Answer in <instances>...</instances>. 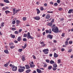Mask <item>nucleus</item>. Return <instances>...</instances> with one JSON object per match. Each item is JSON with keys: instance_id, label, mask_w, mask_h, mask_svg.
I'll return each instance as SVG.
<instances>
[{"instance_id": "nucleus-1", "label": "nucleus", "mask_w": 73, "mask_h": 73, "mask_svg": "<svg viewBox=\"0 0 73 73\" xmlns=\"http://www.w3.org/2000/svg\"><path fill=\"white\" fill-rule=\"evenodd\" d=\"M9 66L12 68V70L13 71H16V70H17V67L11 64H10Z\"/></svg>"}, {"instance_id": "nucleus-2", "label": "nucleus", "mask_w": 73, "mask_h": 73, "mask_svg": "<svg viewBox=\"0 0 73 73\" xmlns=\"http://www.w3.org/2000/svg\"><path fill=\"white\" fill-rule=\"evenodd\" d=\"M52 31L54 32L55 33H58V28L57 27H55L54 28L52 29Z\"/></svg>"}, {"instance_id": "nucleus-3", "label": "nucleus", "mask_w": 73, "mask_h": 73, "mask_svg": "<svg viewBox=\"0 0 73 73\" xmlns=\"http://www.w3.org/2000/svg\"><path fill=\"white\" fill-rule=\"evenodd\" d=\"M30 35V33H29V32H28L27 33V38H28V39H29V38H31V40H33V37L31 36Z\"/></svg>"}, {"instance_id": "nucleus-4", "label": "nucleus", "mask_w": 73, "mask_h": 73, "mask_svg": "<svg viewBox=\"0 0 73 73\" xmlns=\"http://www.w3.org/2000/svg\"><path fill=\"white\" fill-rule=\"evenodd\" d=\"M43 52L46 54H48V52H49V50L48 49H44L43 50Z\"/></svg>"}, {"instance_id": "nucleus-5", "label": "nucleus", "mask_w": 73, "mask_h": 73, "mask_svg": "<svg viewBox=\"0 0 73 73\" xmlns=\"http://www.w3.org/2000/svg\"><path fill=\"white\" fill-rule=\"evenodd\" d=\"M47 37L48 38H49L50 39H52V38H53V35H52L49 34L48 35H47Z\"/></svg>"}, {"instance_id": "nucleus-6", "label": "nucleus", "mask_w": 73, "mask_h": 73, "mask_svg": "<svg viewBox=\"0 0 73 73\" xmlns=\"http://www.w3.org/2000/svg\"><path fill=\"white\" fill-rule=\"evenodd\" d=\"M51 29H50L49 30H46V33H49L50 34L52 33V31H51Z\"/></svg>"}, {"instance_id": "nucleus-7", "label": "nucleus", "mask_w": 73, "mask_h": 73, "mask_svg": "<svg viewBox=\"0 0 73 73\" xmlns=\"http://www.w3.org/2000/svg\"><path fill=\"white\" fill-rule=\"evenodd\" d=\"M34 19L36 20H39L40 19V18L39 16H36V17H34Z\"/></svg>"}, {"instance_id": "nucleus-8", "label": "nucleus", "mask_w": 73, "mask_h": 73, "mask_svg": "<svg viewBox=\"0 0 73 73\" xmlns=\"http://www.w3.org/2000/svg\"><path fill=\"white\" fill-rule=\"evenodd\" d=\"M20 23H21V22L18 20L16 21V24H17V26H19V24Z\"/></svg>"}, {"instance_id": "nucleus-9", "label": "nucleus", "mask_w": 73, "mask_h": 73, "mask_svg": "<svg viewBox=\"0 0 73 73\" xmlns=\"http://www.w3.org/2000/svg\"><path fill=\"white\" fill-rule=\"evenodd\" d=\"M18 71L19 72H23L24 71V70L22 68H19Z\"/></svg>"}, {"instance_id": "nucleus-10", "label": "nucleus", "mask_w": 73, "mask_h": 73, "mask_svg": "<svg viewBox=\"0 0 73 73\" xmlns=\"http://www.w3.org/2000/svg\"><path fill=\"white\" fill-rule=\"evenodd\" d=\"M50 17V15L49 14H47L46 15L45 18L46 19H48Z\"/></svg>"}, {"instance_id": "nucleus-11", "label": "nucleus", "mask_w": 73, "mask_h": 73, "mask_svg": "<svg viewBox=\"0 0 73 73\" xmlns=\"http://www.w3.org/2000/svg\"><path fill=\"white\" fill-rule=\"evenodd\" d=\"M36 71L38 73H41L42 72L41 71V70H40V69H36Z\"/></svg>"}, {"instance_id": "nucleus-12", "label": "nucleus", "mask_w": 73, "mask_h": 73, "mask_svg": "<svg viewBox=\"0 0 73 73\" xmlns=\"http://www.w3.org/2000/svg\"><path fill=\"white\" fill-rule=\"evenodd\" d=\"M21 59L23 61H24L25 60V56H22Z\"/></svg>"}, {"instance_id": "nucleus-13", "label": "nucleus", "mask_w": 73, "mask_h": 73, "mask_svg": "<svg viewBox=\"0 0 73 73\" xmlns=\"http://www.w3.org/2000/svg\"><path fill=\"white\" fill-rule=\"evenodd\" d=\"M54 56L55 58H57V57L58 56V54H56V53H54Z\"/></svg>"}, {"instance_id": "nucleus-14", "label": "nucleus", "mask_w": 73, "mask_h": 73, "mask_svg": "<svg viewBox=\"0 0 73 73\" xmlns=\"http://www.w3.org/2000/svg\"><path fill=\"white\" fill-rule=\"evenodd\" d=\"M13 15H15V14L16 13H16V11L15 12V11H16V9H13Z\"/></svg>"}, {"instance_id": "nucleus-15", "label": "nucleus", "mask_w": 73, "mask_h": 73, "mask_svg": "<svg viewBox=\"0 0 73 73\" xmlns=\"http://www.w3.org/2000/svg\"><path fill=\"white\" fill-rule=\"evenodd\" d=\"M25 66L27 69H28L30 68V67H29V66L28 65H25Z\"/></svg>"}, {"instance_id": "nucleus-16", "label": "nucleus", "mask_w": 73, "mask_h": 73, "mask_svg": "<svg viewBox=\"0 0 73 73\" xmlns=\"http://www.w3.org/2000/svg\"><path fill=\"white\" fill-rule=\"evenodd\" d=\"M10 36H11V38H13L15 37V35H13L12 34H11Z\"/></svg>"}, {"instance_id": "nucleus-17", "label": "nucleus", "mask_w": 73, "mask_h": 73, "mask_svg": "<svg viewBox=\"0 0 73 73\" xmlns=\"http://www.w3.org/2000/svg\"><path fill=\"white\" fill-rule=\"evenodd\" d=\"M52 68V66H50L48 67V70H51Z\"/></svg>"}, {"instance_id": "nucleus-18", "label": "nucleus", "mask_w": 73, "mask_h": 73, "mask_svg": "<svg viewBox=\"0 0 73 73\" xmlns=\"http://www.w3.org/2000/svg\"><path fill=\"white\" fill-rule=\"evenodd\" d=\"M4 1L6 3H9V1L8 0H4Z\"/></svg>"}, {"instance_id": "nucleus-19", "label": "nucleus", "mask_w": 73, "mask_h": 73, "mask_svg": "<svg viewBox=\"0 0 73 73\" xmlns=\"http://www.w3.org/2000/svg\"><path fill=\"white\" fill-rule=\"evenodd\" d=\"M72 9H70L68 12V13H71L72 12Z\"/></svg>"}, {"instance_id": "nucleus-20", "label": "nucleus", "mask_w": 73, "mask_h": 73, "mask_svg": "<svg viewBox=\"0 0 73 73\" xmlns=\"http://www.w3.org/2000/svg\"><path fill=\"white\" fill-rule=\"evenodd\" d=\"M4 52L5 53H7V54L9 53V52H8V50H4Z\"/></svg>"}, {"instance_id": "nucleus-21", "label": "nucleus", "mask_w": 73, "mask_h": 73, "mask_svg": "<svg viewBox=\"0 0 73 73\" xmlns=\"http://www.w3.org/2000/svg\"><path fill=\"white\" fill-rule=\"evenodd\" d=\"M21 40V37L19 36L18 37V38H17V41H20Z\"/></svg>"}, {"instance_id": "nucleus-22", "label": "nucleus", "mask_w": 73, "mask_h": 73, "mask_svg": "<svg viewBox=\"0 0 73 73\" xmlns=\"http://www.w3.org/2000/svg\"><path fill=\"white\" fill-rule=\"evenodd\" d=\"M30 67L31 68H33L34 67H35V65H32L31 64H30Z\"/></svg>"}, {"instance_id": "nucleus-23", "label": "nucleus", "mask_w": 73, "mask_h": 73, "mask_svg": "<svg viewBox=\"0 0 73 73\" xmlns=\"http://www.w3.org/2000/svg\"><path fill=\"white\" fill-rule=\"evenodd\" d=\"M4 23L3 22L2 23H1V27H3L4 26Z\"/></svg>"}, {"instance_id": "nucleus-24", "label": "nucleus", "mask_w": 73, "mask_h": 73, "mask_svg": "<svg viewBox=\"0 0 73 73\" xmlns=\"http://www.w3.org/2000/svg\"><path fill=\"white\" fill-rule=\"evenodd\" d=\"M50 63L51 64H53L54 63V61L51 60L50 61Z\"/></svg>"}, {"instance_id": "nucleus-25", "label": "nucleus", "mask_w": 73, "mask_h": 73, "mask_svg": "<svg viewBox=\"0 0 73 73\" xmlns=\"http://www.w3.org/2000/svg\"><path fill=\"white\" fill-rule=\"evenodd\" d=\"M36 11H37V14H39V13H40V11L39 10V9H36Z\"/></svg>"}, {"instance_id": "nucleus-26", "label": "nucleus", "mask_w": 73, "mask_h": 73, "mask_svg": "<svg viewBox=\"0 0 73 73\" xmlns=\"http://www.w3.org/2000/svg\"><path fill=\"white\" fill-rule=\"evenodd\" d=\"M31 72V70L28 69L26 71V73H28Z\"/></svg>"}, {"instance_id": "nucleus-27", "label": "nucleus", "mask_w": 73, "mask_h": 73, "mask_svg": "<svg viewBox=\"0 0 73 73\" xmlns=\"http://www.w3.org/2000/svg\"><path fill=\"white\" fill-rule=\"evenodd\" d=\"M72 49H70L68 51V53H71L72 51Z\"/></svg>"}, {"instance_id": "nucleus-28", "label": "nucleus", "mask_w": 73, "mask_h": 73, "mask_svg": "<svg viewBox=\"0 0 73 73\" xmlns=\"http://www.w3.org/2000/svg\"><path fill=\"white\" fill-rule=\"evenodd\" d=\"M48 25H49L50 27H52V23H49L48 24Z\"/></svg>"}, {"instance_id": "nucleus-29", "label": "nucleus", "mask_w": 73, "mask_h": 73, "mask_svg": "<svg viewBox=\"0 0 73 73\" xmlns=\"http://www.w3.org/2000/svg\"><path fill=\"white\" fill-rule=\"evenodd\" d=\"M14 33L16 35H18L19 34V32L17 31H15Z\"/></svg>"}, {"instance_id": "nucleus-30", "label": "nucleus", "mask_w": 73, "mask_h": 73, "mask_svg": "<svg viewBox=\"0 0 73 73\" xmlns=\"http://www.w3.org/2000/svg\"><path fill=\"white\" fill-rule=\"evenodd\" d=\"M27 44H25L24 46H23L22 47L23 48V49H25V48L27 47Z\"/></svg>"}, {"instance_id": "nucleus-31", "label": "nucleus", "mask_w": 73, "mask_h": 73, "mask_svg": "<svg viewBox=\"0 0 73 73\" xmlns=\"http://www.w3.org/2000/svg\"><path fill=\"white\" fill-rule=\"evenodd\" d=\"M5 13H6V14H7L8 13H10V11L7 10L6 11H5Z\"/></svg>"}, {"instance_id": "nucleus-32", "label": "nucleus", "mask_w": 73, "mask_h": 73, "mask_svg": "<svg viewBox=\"0 0 73 73\" xmlns=\"http://www.w3.org/2000/svg\"><path fill=\"white\" fill-rule=\"evenodd\" d=\"M23 21H25L27 20V18L26 17H24L23 18Z\"/></svg>"}, {"instance_id": "nucleus-33", "label": "nucleus", "mask_w": 73, "mask_h": 73, "mask_svg": "<svg viewBox=\"0 0 73 73\" xmlns=\"http://www.w3.org/2000/svg\"><path fill=\"white\" fill-rule=\"evenodd\" d=\"M11 29L12 31H15V30H16V28H12Z\"/></svg>"}, {"instance_id": "nucleus-34", "label": "nucleus", "mask_w": 73, "mask_h": 73, "mask_svg": "<svg viewBox=\"0 0 73 73\" xmlns=\"http://www.w3.org/2000/svg\"><path fill=\"white\" fill-rule=\"evenodd\" d=\"M46 61L47 62V63H49V60L48 59H46Z\"/></svg>"}, {"instance_id": "nucleus-35", "label": "nucleus", "mask_w": 73, "mask_h": 73, "mask_svg": "<svg viewBox=\"0 0 73 73\" xmlns=\"http://www.w3.org/2000/svg\"><path fill=\"white\" fill-rule=\"evenodd\" d=\"M15 47V46L12 45L11 46L10 48H11V49H13Z\"/></svg>"}, {"instance_id": "nucleus-36", "label": "nucleus", "mask_w": 73, "mask_h": 73, "mask_svg": "<svg viewBox=\"0 0 73 73\" xmlns=\"http://www.w3.org/2000/svg\"><path fill=\"white\" fill-rule=\"evenodd\" d=\"M23 36L24 37H26L27 36V34H24L23 35Z\"/></svg>"}, {"instance_id": "nucleus-37", "label": "nucleus", "mask_w": 73, "mask_h": 73, "mask_svg": "<svg viewBox=\"0 0 73 73\" xmlns=\"http://www.w3.org/2000/svg\"><path fill=\"white\" fill-rule=\"evenodd\" d=\"M53 66L54 68H57V65L56 64H54Z\"/></svg>"}, {"instance_id": "nucleus-38", "label": "nucleus", "mask_w": 73, "mask_h": 73, "mask_svg": "<svg viewBox=\"0 0 73 73\" xmlns=\"http://www.w3.org/2000/svg\"><path fill=\"white\" fill-rule=\"evenodd\" d=\"M58 64H60V63H61V60H60V59L58 60Z\"/></svg>"}, {"instance_id": "nucleus-39", "label": "nucleus", "mask_w": 73, "mask_h": 73, "mask_svg": "<svg viewBox=\"0 0 73 73\" xmlns=\"http://www.w3.org/2000/svg\"><path fill=\"white\" fill-rule=\"evenodd\" d=\"M23 41H27V39L26 38H23Z\"/></svg>"}, {"instance_id": "nucleus-40", "label": "nucleus", "mask_w": 73, "mask_h": 73, "mask_svg": "<svg viewBox=\"0 0 73 73\" xmlns=\"http://www.w3.org/2000/svg\"><path fill=\"white\" fill-rule=\"evenodd\" d=\"M15 23H16V21H13L12 22L13 24H15Z\"/></svg>"}, {"instance_id": "nucleus-41", "label": "nucleus", "mask_w": 73, "mask_h": 73, "mask_svg": "<svg viewBox=\"0 0 73 73\" xmlns=\"http://www.w3.org/2000/svg\"><path fill=\"white\" fill-rule=\"evenodd\" d=\"M54 6H57L58 4H57V3H54Z\"/></svg>"}, {"instance_id": "nucleus-42", "label": "nucleus", "mask_w": 73, "mask_h": 73, "mask_svg": "<svg viewBox=\"0 0 73 73\" xmlns=\"http://www.w3.org/2000/svg\"><path fill=\"white\" fill-rule=\"evenodd\" d=\"M23 51V50L21 49H19L18 50L19 52H21V51Z\"/></svg>"}, {"instance_id": "nucleus-43", "label": "nucleus", "mask_w": 73, "mask_h": 73, "mask_svg": "<svg viewBox=\"0 0 73 73\" xmlns=\"http://www.w3.org/2000/svg\"><path fill=\"white\" fill-rule=\"evenodd\" d=\"M46 45V44H43L41 45V46L42 47H44Z\"/></svg>"}, {"instance_id": "nucleus-44", "label": "nucleus", "mask_w": 73, "mask_h": 73, "mask_svg": "<svg viewBox=\"0 0 73 73\" xmlns=\"http://www.w3.org/2000/svg\"><path fill=\"white\" fill-rule=\"evenodd\" d=\"M4 5V4L2 3H0V6H1L2 7Z\"/></svg>"}, {"instance_id": "nucleus-45", "label": "nucleus", "mask_w": 73, "mask_h": 73, "mask_svg": "<svg viewBox=\"0 0 73 73\" xmlns=\"http://www.w3.org/2000/svg\"><path fill=\"white\" fill-rule=\"evenodd\" d=\"M20 11V9H18V10H16V13H18V12H19V11Z\"/></svg>"}, {"instance_id": "nucleus-46", "label": "nucleus", "mask_w": 73, "mask_h": 73, "mask_svg": "<svg viewBox=\"0 0 73 73\" xmlns=\"http://www.w3.org/2000/svg\"><path fill=\"white\" fill-rule=\"evenodd\" d=\"M2 10H3V11H5V10H7V9H6V8H5V7H3L2 8Z\"/></svg>"}, {"instance_id": "nucleus-47", "label": "nucleus", "mask_w": 73, "mask_h": 73, "mask_svg": "<svg viewBox=\"0 0 73 73\" xmlns=\"http://www.w3.org/2000/svg\"><path fill=\"white\" fill-rule=\"evenodd\" d=\"M61 36L62 37H64L65 36V33H63L62 35Z\"/></svg>"}, {"instance_id": "nucleus-48", "label": "nucleus", "mask_w": 73, "mask_h": 73, "mask_svg": "<svg viewBox=\"0 0 73 73\" xmlns=\"http://www.w3.org/2000/svg\"><path fill=\"white\" fill-rule=\"evenodd\" d=\"M22 31V29H20L19 30V33H21V32Z\"/></svg>"}, {"instance_id": "nucleus-49", "label": "nucleus", "mask_w": 73, "mask_h": 73, "mask_svg": "<svg viewBox=\"0 0 73 73\" xmlns=\"http://www.w3.org/2000/svg\"><path fill=\"white\" fill-rule=\"evenodd\" d=\"M69 44H72L73 43V42H72V41H69Z\"/></svg>"}, {"instance_id": "nucleus-50", "label": "nucleus", "mask_w": 73, "mask_h": 73, "mask_svg": "<svg viewBox=\"0 0 73 73\" xmlns=\"http://www.w3.org/2000/svg\"><path fill=\"white\" fill-rule=\"evenodd\" d=\"M47 13H53V11H47Z\"/></svg>"}, {"instance_id": "nucleus-51", "label": "nucleus", "mask_w": 73, "mask_h": 73, "mask_svg": "<svg viewBox=\"0 0 73 73\" xmlns=\"http://www.w3.org/2000/svg\"><path fill=\"white\" fill-rule=\"evenodd\" d=\"M40 9L41 11H43L44 10V8L43 7H40Z\"/></svg>"}, {"instance_id": "nucleus-52", "label": "nucleus", "mask_w": 73, "mask_h": 73, "mask_svg": "<svg viewBox=\"0 0 73 73\" xmlns=\"http://www.w3.org/2000/svg\"><path fill=\"white\" fill-rule=\"evenodd\" d=\"M58 10L59 11H62V9L61 8H60L58 9Z\"/></svg>"}, {"instance_id": "nucleus-53", "label": "nucleus", "mask_w": 73, "mask_h": 73, "mask_svg": "<svg viewBox=\"0 0 73 73\" xmlns=\"http://www.w3.org/2000/svg\"><path fill=\"white\" fill-rule=\"evenodd\" d=\"M4 66L5 67H7V66H8V64H5L4 65Z\"/></svg>"}, {"instance_id": "nucleus-54", "label": "nucleus", "mask_w": 73, "mask_h": 73, "mask_svg": "<svg viewBox=\"0 0 73 73\" xmlns=\"http://www.w3.org/2000/svg\"><path fill=\"white\" fill-rule=\"evenodd\" d=\"M52 69L53 70L55 71V70H56V69H57V68H52Z\"/></svg>"}, {"instance_id": "nucleus-55", "label": "nucleus", "mask_w": 73, "mask_h": 73, "mask_svg": "<svg viewBox=\"0 0 73 73\" xmlns=\"http://www.w3.org/2000/svg\"><path fill=\"white\" fill-rule=\"evenodd\" d=\"M33 58H34V59H36V57H35V55H33Z\"/></svg>"}, {"instance_id": "nucleus-56", "label": "nucleus", "mask_w": 73, "mask_h": 73, "mask_svg": "<svg viewBox=\"0 0 73 73\" xmlns=\"http://www.w3.org/2000/svg\"><path fill=\"white\" fill-rule=\"evenodd\" d=\"M65 45H68V42L66 41V42H65Z\"/></svg>"}, {"instance_id": "nucleus-57", "label": "nucleus", "mask_w": 73, "mask_h": 73, "mask_svg": "<svg viewBox=\"0 0 73 73\" xmlns=\"http://www.w3.org/2000/svg\"><path fill=\"white\" fill-rule=\"evenodd\" d=\"M57 2L58 3V4H59V3H60V0H57Z\"/></svg>"}, {"instance_id": "nucleus-58", "label": "nucleus", "mask_w": 73, "mask_h": 73, "mask_svg": "<svg viewBox=\"0 0 73 73\" xmlns=\"http://www.w3.org/2000/svg\"><path fill=\"white\" fill-rule=\"evenodd\" d=\"M40 44H42H42H44V42H40Z\"/></svg>"}, {"instance_id": "nucleus-59", "label": "nucleus", "mask_w": 73, "mask_h": 73, "mask_svg": "<svg viewBox=\"0 0 73 73\" xmlns=\"http://www.w3.org/2000/svg\"><path fill=\"white\" fill-rule=\"evenodd\" d=\"M61 50L62 52H63V51H64V50H65V49H64V48H62L61 49Z\"/></svg>"}, {"instance_id": "nucleus-60", "label": "nucleus", "mask_w": 73, "mask_h": 73, "mask_svg": "<svg viewBox=\"0 0 73 73\" xmlns=\"http://www.w3.org/2000/svg\"><path fill=\"white\" fill-rule=\"evenodd\" d=\"M54 19H52V21H51V23H54Z\"/></svg>"}, {"instance_id": "nucleus-61", "label": "nucleus", "mask_w": 73, "mask_h": 73, "mask_svg": "<svg viewBox=\"0 0 73 73\" xmlns=\"http://www.w3.org/2000/svg\"><path fill=\"white\" fill-rule=\"evenodd\" d=\"M50 4H52V5H53V2H50Z\"/></svg>"}, {"instance_id": "nucleus-62", "label": "nucleus", "mask_w": 73, "mask_h": 73, "mask_svg": "<svg viewBox=\"0 0 73 73\" xmlns=\"http://www.w3.org/2000/svg\"><path fill=\"white\" fill-rule=\"evenodd\" d=\"M44 67H46L47 66V64H46L44 65Z\"/></svg>"}, {"instance_id": "nucleus-63", "label": "nucleus", "mask_w": 73, "mask_h": 73, "mask_svg": "<svg viewBox=\"0 0 73 73\" xmlns=\"http://www.w3.org/2000/svg\"><path fill=\"white\" fill-rule=\"evenodd\" d=\"M52 54H51L49 55V56L50 57H52Z\"/></svg>"}, {"instance_id": "nucleus-64", "label": "nucleus", "mask_w": 73, "mask_h": 73, "mask_svg": "<svg viewBox=\"0 0 73 73\" xmlns=\"http://www.w3.org/2000/svg\"><path fill=\"white\" fill-rule=\"evenodd\" d=\"M60 21H63V20H64V19L63 18H62L61 19H60Z\"/></svg>"}]
</instances>
